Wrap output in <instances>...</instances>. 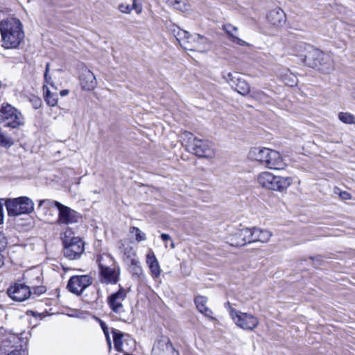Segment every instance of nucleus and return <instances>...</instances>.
<instances>
[{
	"label": "nucleus",
	"mask_w": 355,
	"mask_h": 355,
	"mask_svg": "<svg viewBox=\"0 0 355 355\" xmlns=\"http://www.w3.org/2000/svg\"><path fill=\"white\" fill-rule=\"evenodd\" d=\"M5 205L8 214L12 216L30 214L34 210L33 200L26 196L8 199L5 202Z\"/></svg>",
	"instance_id": "obj_8"
},
{
	"label": "nucleus",
	"mask_w": 355,
	"mask_h": 355,
	"mask_svg": "<svg viewBox=\"0 0 355 355\" xmlns=\"http://www.w3.org/2000/svg\"><path fill=\"white\" fill-rule=\"evenodd\" d=\"M47 85L45 84L43 86V89L45 92V101L49 105L54 107L58 103V95L56 93H52L47 87Z\"/></svg>",
	"instance_id": "obj_28"
},
{
	"label": "nucleus",
	"mask_w": 355,
	"mask_h": 355,
	"mask_svg": "<svg viewBox=\"0 0 355 355\" xmlns=\"http://www.w3.org/2000/svg\"><path fill=\"white\" fill-rule=\"evenodd\" d=\"M195 303L198 310L206 317L212 318V311L207 306V298L204 296H197Z\"/></svg>",
	"instance_id": "obj_24"
},
{
	"label": "nucleus",
	"mask_w": 355,
	"mask_h": 355,
	"mask_svg": "<svg viewBox=\"0 0 355 355\" xmlns=\"http://www.w3.org/2000/svg\"><path fill=\"white\" fill-rule=\"evenodd\" d=\"M352 96H353L354 98H355V89L352 92Z\"/></svg>",
	"instance_id": "obj_52"
},
{
	"label": "nucleus",
	"mask_w": 355,
	"mask_h": 355,
	"mask_svg": "<svg viewBox=\"0 0 355 355\" xmlns=\"http://www.w3.org/2000/svg\"><path fill=\"white\" fill-rule=\"evenodd\" d=\"M161 239L163 241L166 242L168 241H171V236L167 234H161Z\"/></svg>",
	"instance_id": "obj_46"
},
{
	"label": "nucleus",
	"mask_w": 355,
	"mask_h": 355,
	"mask_svg": "<svg viewBox=\"0 0 355 355\" xmlns=\"http://www.w3.org/2000/svg\"><path fill=\"white\" fill-rule=\"evenodd\" d=\"M290 76H291V80L286 81V79H284V80L286 82V84H287L288 85L293 86L295 84H296V77L291 73L290 74Z\"/></svg>",
	"instance_id": "obj_44"
},
{
	"label": "nucleus",
	"mask_w": 355,
	"mask_h": 355,
	"mask_svg": "<svg viewBox=\"0 0 355 355\" xmlns=\"http://www.w3.org/2000/svg\"><path fill=\"white\" fill-rule=\"evenodd\" d=\"M136 12L139 15L142 12V7L140 6H138V7H136V8L135 9Z\"/></svg>",
	"instance_id": "obj_49"
},
{
	"label": "nucleus",
	"mask_w": 355,
	"mask_h": 355,
	"mask_svg": "<svg viewBox=\"0 0 355 355\" xmlns=\"http://www.w3.org/2000/svg\"><path fill=\"white\" fill-rule=\"evenodd\" d=\"M92 283V279L89 275H75L69 279L67 288L70 292L78 295Z\"/></svg>",
	"instance_id": "obj_12"
},
{
	"label": "nucleus",
	"mask_w": 355,
	"mask_h": 355,
	"mask_svg": "<svg viewBox=\"0 0 355 355\" xmlns=\"http://www.w3.org/2000/svg\"><path fill=\"white\" fill-rule=\"evenodd\" d=\"M45 204L47 208L56 207L58 211V216L56 223L59 225H69L78 222V216L76 211L65 206L60 202L51 200H41L39 201V207Z\"/></svg>",
	"instance_id": "obj_7"
},
{
	"label": "nucleus",
	"mask_w": 355,
	"mask_h": 355,
	"mask_svg": "<svg viewBox=\"0 0 355 355\" xmlns=\"http://www.w3.org/2000/svg\"><path fill=\"white\" fill-rule=\"evenodd\" d=\"M129 232L131 235L135 236V241L138 243L146 240V234L137 227H130Z\"/></svg>",
	"instance_id": "obj_31"
},
{
	"label": "nucleus",
	"mask_w": 355,
	"mask_h": 355,
	"mask_svg": "<svg viewBox=\"0 0 355 355\" xmlns=\"http://www.w3.org/2000/svg\"><path fill=\"white\" fill-rule=\"evenodd\" d=\"M146 262L150 271L151 276L157 279L161 275V268L153 251L150 249L146 254Z\"/></svg>",
	"instance_id": "obj_20"
},
{
	"label": "nucleus",
	"mask_w": 355,
	"mask_h": 355,
	"mask_svg": "<svg viewBox=\"0 0 355 355\" xmlns=\"http://www.w3.org/2000/svg\"><path fill=\"white\" fill-rule=\"evenodd\" d=\"M233 87L235 88L238 93L243 96L248 94L250 92V86L249 83L241 77L236 78V82L234 83Z\"/></svg>",
	"instance_id": "obj_27"
},
{
	"label": "nucleus",
	"mask_w": 355,
	"mask_h": 355,
	"mask_svg": "<svg viewBox=\"0 0 355 355\" xmlns=\"http://www.w3.org/2000/svg\"><path fill=\"white\" fill-rule=\"evenodd\" d=\"M191 150L196 156L202 158L212 159L215 157L213 144L207 140L197 139L191 145Z\"/></svg>",
	"instance_id": "obj_11"
},
{
	"label": "nucleus",
	"mask_w": 355,
	"mask_h": 355,
	"mask_svg": "<svg viewBox=\"0 0 355 355\" xmlns=\"http://www.w3.org/2000/svg\"><path fill=\"white\" fill-rule=\"evenodd\" d=\"M80 85L84 90H93L97 85L94 74L89 69H85L80 77Z\"/></svg>",
	"instance_id": "obj_18"
},
{
	"label": "nucleus",
	"mask_w": 355,
	"mask_h": 355,
	"mask_svg": "<svg viewBox=\"0 0 355 355\" xmlns=\"http://www.w3.org/2000/svg\"><path fill=\"white\" fill-rule=\"evenodd\" d=\"M126 291L120 288L116 293L112 294L107 299L109 306L113 312L121 315L124 313L123 302L125 300Z\"/></svg>",
	"instance_id": "obj_15"
},
{
	"label": "nucleus",
	"mask_w": 355,
	"mask_h": 355,
	"mask_svg": "<svg viewBox=\"0 0 355 355\" xmlns=\"http://www.w3.org/2000/svg\"><path fill=\"white\" fill-rule=\"evenodd\" d=\"M69 91L68 89H63L60 92V95L61 96H66L69 94Z\"/></svg>",
	"instance_id": "obj_47"
},
{
	"label": "nucleus",
	"mask_w": 355,
	"mask_h": 355,
	"mask_svg": "<svg viewBox=\"0 0 355 355\" xmlns=\"http://www.w3.org/2000/svg\"><path fill=\"white\" fill-rule=\"evenodd\" d=\"M101 274L105 282L116 284L119 279V268L114 265L101 270Z\"/></svg>",
	"instance_id": "obj_23"
},
{
	"label": "nucleus",
	"mask_w": 355,
	"mask_h": 355,
	"mask_svg": "<svg viewBox=\"0 0 355 355\" xmlns=\"http://www.w3.org/2000/svg\"><path fill=\"white\" fill-rule=\"evenodd\" d=\"M8 244V239L3 232H0V250L5 249Z\"/></svg>",
	"instance_id": "obj_42"
},
{
	"label": "nucleus",
	"mask_w": 355,
	"mask_h": 355,
	"mask_svg": "<svg viewBox=\"0 0 355 355\" xmlns=\"http://www.w3.org/2000/svg\"><path fill=\"white\" fill-rule=\"evenodd\" d=\"M164 348H165L166 353H168L169 354L174 353V349L170 343L164 344Z\"/></svg>",
	"instance_id": "obj_43"
},
{
	"label": "nucleus",
	"mask_w": 355,
	"mask_h": 355,
	"mask_svg": "<svg viewBox=\"0 0 355 355\" xmlns=\"http://www.w3.org/2000/svg\"><path fill=\"white\" fill-rule=\"evenodd\" d=\"M7 293L12 300L17 302H24L30 297L31 291L29 286L16 282L8 288Z\"/></svg>",
	"instance_id": "obj_13"
},
{
	"label": "nucleus",
	"mask_w": 355,
	"mask_h": 355,
	"mask_svg": "<svg viewBox=\"0 0 355 355\" xmlns=\"http://www.w3.org/2000/svg\"><path fill=\"white\" fill-rule=\"evenodd\" d=\"M44 206V208L46 209L45 212V215L46 216V220H49L50 222H56L57 218L55 216V214L53 213V211L51 209L53 207L47 208L45 204H43L41 207Z\"/></svg>",
	"instance_id": "obj_38"
},
{
	"label": "nucleus",
	"mask_w": 355,
	"mask_h": 355,
	"mask_svg": "<svg viewBox=\"0 0 355 355\" xmlns=\"http://www.w3.org/2000/svg\"><path fill=\"white\" fill-rule=\"evenodd\" d=\"M338 119L343 123L346 124H354L355 117L353 114L349 112H340L338 114Z\"/></svg>",
	"instance_id": "obj_35"
},
{
	"label": "nucleus",
	"mask_w": 355,
	"mask_h": 355,
	"mask_svg": "<svg viewBox=\"0 0 355 355\" xmlns=\"http://www.w3.org/2000/svg\"><path fill=\"white\" fill-rule=\"evenodd\" d=\"M302 59L306 65L323 73H329L334 68L330 55L312 46L308 47L307 53Z\"/></svg>",
	"instance_id": "obj_3"
},
{
	"label": "nucleus",
	"mask_w": 355,
	"mask_h": 355,
	"mask_svg": "<svg viewBox=\"0 0 355 355\" xmlns=\"http://www.w3.org/2000/svg\"><path fill=\"white\" fill-rule=\"evenodd\" d=\"M256 180L261 187L278 192L286 191L293 182L291 177L275 175L267 171L259 173L256 178Z\"/></svg>",
	"instance_id": "obj_4"
},
{
	"label": "nucleus",
	"mask_w": 355,
	"mask_h": 355,
	"mask_svg": "<svg viewBox=\"0 0 355 355\" xmlns=\"http://www.w3.org/2000/svg\"><path fill=\"white\" fill-rule=\"evenodd\" d=\"M0 123L6 128H19L24 125V117L15 107L3 103L0 107Z\"/></svg>",
	"instance_id": "obj_6"
},
{
	"label": "nucleus",
	"mask_w": 355,
	"mask_h": 355,
	"mask_svg": "<svg viewBox=\"0 0 355 355\" xmlns=\"http://www.w3.org/2000/svg\"><path fill=\"white\" fill-rule=\"evenodd\" d=\"M131 6L132 7V10H133V9H135L136 7H138L139 6L137 4V2H132V5Z\"/></svg>",
	"instance_id": "obj_50"
},
{
	"label": "nucleus",
	"mask_w": 355,
	"mask_h": 355,
	"mask_svg": "<svg viewBox=\"0 0 355 355\" xmlns=\"http://www.w3.org/2000/svg\"><path fill=\"white\" fill-rule=\"evenodd\" d=\"M120 252L123 255V259L128 263H137V254L135 250L126 242H121L119 246Z\"/></svg>",
	"instance_id": "obj_22"
},
{
	"label": "nucleus",
	"mask_w": 355,
	"mask_h": 355,
	"mask_svg": "<svg viewBox=\"0 0 355 355\" xmlns=\"http://www.w3.org/2000/svg\"><path fill=\"white\" fill-rule=\"evenodd\" d=\"M131 264V272L135 277H137L139 279L143 280L145 278V275L143 272V269L140 266V262L139 259H137L136 263H130Z\"/></svg>",
	"instance_id": "obj_33"
},
{
	"label": "nucleus",
	"mask_w": 355,
	"mask_h": 355,
	"mask_svg": "<svg viewBox=\"0 0 355 355\" xmlns=\"http://www.w3.org/2000/svg\"><path fill=\"white\" fill-rule=\"evenodd\" d=\"M132 2H137V0H132Z\"/></svg>",
	"instance_id": "obj_54"
},
{
	"label": "nucleus",
	"mask_w": 355,
	"mask_h": 355,
	"mask_svg": "<svg viewBox=\"0 0 355 355\" xmlns=\"http://www.w3.org/2000/svg\"><path fill=\"white\" fill-rule=\"evenodd\" d=\"M250 228L237 229L231 232L227 237V243L232 246L244 245L250 243Z\"/></svg>",
	"instance_id": "obj_14"
},
{
	"label": "nucleus",
	"mask_w": 355,
	"mask_h": 355,
	"mask_svg": "<svg viewBox=\"0 0 355 355\" xmlns=\"http://www.w3.org/2000/svg\"><path fill=\"white\" fill-rule=\"evenodd\" d=\"M320 62L321 64H323V63H324L323 60H320Z\"/></svg>",
	"instance_id": "obj_53"
},
{
	"label": "nucleus",
	"mask_w": 355,
	"mask_h": 355,
	"mask_svg": "<svg viewBox=\"0 0 355 355\" xmlns=\"http://www.w3.org/2000/svg\"><path fill=\"white\" fill-rule=\"evenodd\" d=\"M171 241V243H170V246L172 249H173L175 248V243L174 242L172 241V239L170 241Z\"/></svg>",
	"instance_id": "obj_51"
},
{
	"label": "nucleus",
	"mask_w": 355,
	"mask_h": 355,
	"mask_svg": "<svg viewBox=\"0 0 355 355\" xmlns=\"http://www.w3.org/2000/svg\"><path fill=\"white\" fill-rule=\"evenodd\" d=\"M64 254L69 259H76L84 252V243L79 237L64 239Z\"/></svg>",
	"instance_id": "obj_10"
},
{
	"label": "nucleus",
	"mask_w": 355,
	"mask_h": 355,
	"mask_svg": "<svg viewBox=\"0 0 355 355\" xmlns=\"http://www.w3.org/2000/svg\"><path fill=\"white\" fill-rule=\"evenodd\" d=\"M180 138L183 143H185L188 148L191 149V145L194 143V139H197V137H195L192 133L184 131L181 134Z\"/></svg>",
	"instance_id": "obj_34"
},
{
	"label": "nucleus",
	"mask_w": 355,
	"mask_h": 355,
	"mask_svg": "<svg viewBox=\"0 0 355 355\" xmlns=\"http://www.w3.org/2000/svg\"><path fill=\"white\" fill-rule=\"evenodd\" d=\"M24 279H26L27 282L32 286L35 294L39 295L46 291V288L44 286H37V284L41 283V278L39 272L27 271L24 274Z\"/></svg>",
	"instance_id": "obj_17"
},
{
	"label": "nucleus",
	"mask_w": 355,
	"mask_h": 355,
	"mask_svg": "<svg viewBox=\"0 0 355 355\" xmlns=\"http://www.w3.org/2000/svg\"><path fill=\"white\" fill-rule=\"evenodd\" d=\"M97 261L101 271L116 265L113 258L106 253L98 255Z\"/></svg>",
	"instance_id": "obj_25"
},
{
	"label": "nucleus",
	"mask_w": 355,
	"mask_h": 355,
	"mask_svg": "<svg viewBox=\"0 0 355 355\" xmlns=\"http://www.w3.org/2000/svg\"><path fill=\"white\" fill-rule=\"evenodd\" d=\"M237 73H232L231 72L224 73L223 78L232 87H234V83L236 82V78H239Z\"/></svg>",
	"instance_id": "obj_36"
},
{
	"label": "nucleus",
	"mask_w": 355,
	"mask_h": 355,
	"mask_svg": "<svg viewBox=\"0 0 355 355\" xmlns=\"http://www.w3.org/2000/svg\"><path fill=\"white\" fill-rule=\"evenodd\" d=\"M118 9L122 13L130 14L132 10V7L129 4L121 3L119 5Z\"/></svg>",
	"instance_id": "obj_40"
},
{
	"label": "nucleus",
	"mask_w": 355,
	"mask_h": 355,
	"mask_svg": "<svg viewBox=\"0 0 355 355\" xmlns=\"http://www.w3.org/2000/svg\"><path fill=\"white\" fill-rule=\"evenodd\" d=\"M0 34L1 46L6 49L18 48L25 38V32L21 21L12 15H6L0 11Z\"/></svg>",
	"instance_id": "obj_1"
},
{
	"label": "nucleus",
	"mask_w": 355,
	"mask_h": 355,
	"mask_svg": "<svg viewBox=\"0 0 355 355\" xmlns=\"http://www.w3.org/2000/svg\"><path fill=\"white\" fill-rule=\"evenodd\" d=\"M176 39L180 46L186 50L206 53L209 49L208 40L199 34L191 35L184 30H179Z\"/></svg>",
	"instance_id": "obj_5"
},
{
	"label": "nucleus",
	"mask_w": 355,
	"mask_h": 355,
	"mask_svg": "<svg viewBox=\"0 0 355 355\" xmlns=\"http://www.w3.org/2000/svg\"><path fill=\"white\" fill-rule=\"evenodd\" d=\"M267 19L274 26H282L286 22V15L280 8H275L268 12Z\"/></svg>",
	"instance_id": "obj_19"
},
{
	"label": "nucleus",
	"mask_w": 355,
	"mask_h": 355,
	"mask_svg": "<svg viewBox=\"0 0 355 355\" xmlns=\"http://www.w3.org/2000/svg\"><path fill=\"white\" fill-rule=\"evenodd\" d=\"M12 340H15L16 337L15 336H10V338L7 340L3 341L2 344L0 346V355L1 354H8L11 353L14 350L10 349L13 347L12 345H10V343L12 342Z\"/></svg>",
	"instance_id": "obj_32"
},
{
	"label": "nucleus",
	"mask_w": 355,
	"mask_h": 355,
	"mask_svg": "<svg viewBox=\"0 0 355 355\" xmlns=\"http://www.w3.org/2000/svg\"><path fill=\"white\" fill-rule=\"evenodd\" d=\"M3 200L0 199V224L3 223Z\"/></svg>",
	"instance_id": "obj_45"
},
{
	"label": "nucleus",
	"mask_w": 355,
	"mask_h": 355,
	"mask_svg": "<svg viewBox=\"0 0 355 355\" xmlns=\"http://www.w3.org/2000/svg\"><path fill=\"white\" fill-rule=\"evenodd\" d=\"M230 315L234 324L245 331H252L259 324V318L250 313L242 312L231 308Z\"/></svg>",
	"instance_id": "obj_9"
},
{
	"label": "nucleus",
	"mask_w": 355,
	"mask_h": 355,
	"mask_svg": "<svg viewBox=\"0 0 355 355\" xmlns=\"http://www.w3.org/2000/svg\"><path fill=\"white\" fill-rule=\"evenodd\" d=\"M49 70H50V64H49V63H47L46 65L45 73H44L45 83L51 85V87H54L53 83L51 80V77L49 75Z\"/></svg>",
	"instance_id": "obj_39"
},
{
	"label": "nucleus",
	"mask_w": 355,
	"mask_h": 355,
	"mask_svg": "<svg viewBox=\"0 0 355 355\" xmlns=\"http://www.w3.org/2000/svg\"><path fill=\"white\" fill-rule=\"evenodd\" d=\"M334 192L336 195H338L343 200H347L352 198V196L347 191H342L338 187L334 189Z\"/></svg>",
	"instance_id": "obj_37"
},
{
	"label": "nucleus",
	"mask_w": 355,
	"mask_h": 355,
	"mask_svg": "<svg viewBox=\"0 0 355 355\" xmlns=\"http://www.w3.org/2000/svg\"><path fill=\"white\" fill-rule=\"evenodd\" d=\"M223 30L227 32V34H229L232 37V42L243 46L246 44V42L239 37L234 36V33L237 31V28L231 25V24H226L223 26Z\"/></svg>",
	"instance_id": "obj_29"
},
{
	"label": "nucleus",
	"mask_w": 355,
	"mask_h": 355,
	"mask_svg": "<svg viewBox=\"0 0 355 355\" xmlns=\"http://www.w3.org/2000/svg\"><path fill=\"white\" fill-rule=\"evenodd\" d=\"M250 243L261 242L267 243L270 241L272 233L267 230L258 227L250 228Z\"/></svg>",
	"instance_id": "obj_21"
},
{
	"label": "nucleus",
	"mask_w": 355,
	"mask_h": 355,
	"mask_svg": "<svg viewBox=\"0 0 355 355\" xmlns=\"http://www.w3.org/2000/svg\"><path fill=\"white\" fill-rule=\"evenodd\" d=\"M165 3L170 7L182 12H187L190 6L188 0H164Z\"/></svg>",
	"instance_id": "obj_26"
},
{
	"label": "nucleus",
	"mask_w": 355,
	"mask_h": 355,
	"mask_svg": "<svg viewBox=\"0 0 355 355\" xmlns=\"http://www.w3.org/2000/svg\"><path fill=\"white\" fill-rule=\"evenodd\" d=\"M248 158L258 162L266 168L275 171L284 170L287 164L283 155L277 150L266 147L251 148L248 154Z\"/></svg>",
	"instance_id": "obj_2"
},
{
	"label": "nucleus",
	"mask_w": 355,
	"mask_h": 355,
	"mask_svg": "<svg viewBox=\"0 0 355 355\" xmlns=\"http://www.w3.org/2000/svg\"><path fill=\"white\" fill-rule=\"evenodd\" d=\"M100 324H101V328H102V329H103V331L104 332V334L105 336L107 342L109 346H110L111 345V340H110V335H109V333H108V328H107L106 324L104 322H103V321H101Z\"/></svg>",
	"instance_id": "obj_41"
},
{
	"label": "nucleus",
	"mask_w": 355,
	"mask_h": 355,
	"mask_svg": "<svg viewBox=\"0 0 355 355\" xmlns=\"http://www.w3.org/2000/svg\"><path fill=\"white\" fill-rule=\"evenodd\" d=\"M112 334L114 347L117 351H128L135 346V340L129 335L124 334L116 329L112 331Z\"/></svg>",
	"instance_id": "obj_16"
},
{
	"label": "nucleus",
	"mask_w": 355,
	"mask_h": 355,
	"mask_svg": "<svg viewBox=\"0 0 355 355\" xmlns=\"http://www.w3.org/2000/svg\"><path fill=\"white\" fill-rule=\"evenodd\" d=\"M264 95H265V94H264L262 92L259 91V92H256V93L254 94V97H259V98L261 99V96H264Z\"/></svg>",
	"instance_id": "obj_48"
},
{
	"label": "nucleus",
	"mask_w": 355,
	"mask_h": 355,
	"mask_svg": "<svg viewBox=\"0 0 355 355\" xmlns=\"http://www.w3.org/2000/svg\"><path fill=\"white\" fill-rule=\"evenodd\" d=\"M14 144L13 139L3 131L0 127V146L10 148Z\"/></svg>",
	"instance_id": "obj_30"
}]
</instances>
